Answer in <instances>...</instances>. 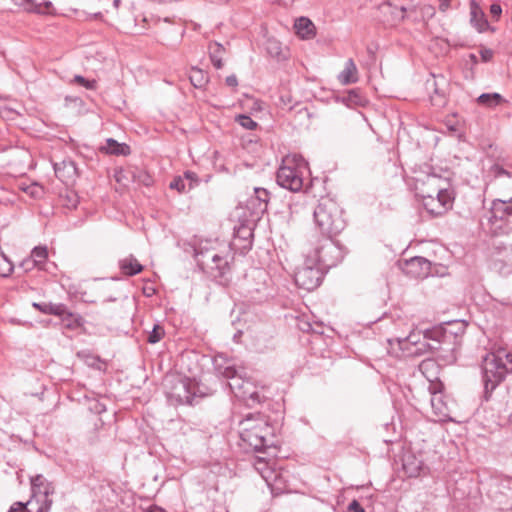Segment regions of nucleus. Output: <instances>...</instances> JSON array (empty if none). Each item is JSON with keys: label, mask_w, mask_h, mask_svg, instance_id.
<instances>
[{"label": "nucleus", "mask_w": 512, "mask_h": 512, "mask_svg": "<svg viewBox=\"0 0 512 512\" xmlns=\"http://www.w3.org/2000/svg\"><path fill=\"white\" fill-rule=\"evenodd\" d=\"M14 266L4 253H0V276L8 277L12 274Z\"/></svg>", "instance_id": "40"}, {"label": "nucleus", "mask_w": 512, "mask_h": 512, "mask_svg": "<svg viewBox=\"0 0 512 512\" xmlns=\"http://www.w3.org/2000/svg\"><path fill=\"white\" fill-rule=\"evenodd\" d=\"M208 49L213 66L216 69H221L223 67L222 58L225 52L224 46L218 42H213L209 44Z\"/></svg>", "instance_id": "30"}, {"label": "nucleus", "mask_w": 512, "mask_h": 512, "mask_svg": "<svg viewBox=\"0 0 512 512\" xmlns=\"http://www.w3.org/2000/svg\"><path fill=\"white\" fill-rule=\"evenodd\" d=\"M255 200L259 202V210L264 212L269 202L270 193L265 188H255Z\"/></svg>", "instance_id": "38"}, {"label": "nucleus", "mask_w": 512, "mask_h": 512, "mask_svg": "<svg viewBox=\"0 0 512 512\" xmlns=\"http://www.w3.org/2000/svg\"><path fill=\"white\" fill-rule=\"evenodd\" d=\"M215 370L219 376L229 380V387L234 395L242 400L260 402V395L254 390L249 379H246L244 368H237L229 360L216 357L214 360Z\"/></svg>", "instance_id": "2"}, {"label": "nucleus", "mask_w": 512, "mask_h": 512, "mask_svg": "<svg viewBox=\"0 0 512 512\" xmlns=\"http://www.w3.org/2000/svg\"><path fill=\"white\" fill-rule=\"evenodd\" d=\"M15 5L23 9L27 10H35V6L33 5V0H12Z\"/></svg>", "instance_id": "48"}, {"label": "nucleus", "mask_w": 512, "mask_h": 512, "mask_svg": "<svg viewBox=\"0 0 512 512\" xmlns=\"http://www.w3.org/2000/svg\"><path fill=\"white\" fill-rule=\"evenodd\" d=\"M435 368H437V364H436V362L433 359H429V358L428 359H424L419 364V370L426 376V378L430 382L428 390H429L431 396H435L436 393H443V389H444V385H443L442 382H440V381H433L427 375V373L430 370L435 369Z\"/></svg>", "instance_id": "21"}, {"label": "nucleus", "mask_w": 512, "mask_h": 512, "mask_svg": "<svg viewBox=\"0 0 512 512\" xmlns=\"http://www.w3.org/2000/svg\"><path fill=\"white\" fill-rule=\"evenodd\" d=\"M480 55L483 62H488L493 58V51L491 49H482Z\"/></svg>", "instance_id": "52"}, {"label": "nucleus", "mask_w": 512, "mask_h": 512, "mask_svg": "<svg viewBox=\"0 0 512 512\" xmlns=\"http://www.w3.org/2000/svg\"><path fill=\"white\" fill-rule=\"evenodd\" d=\"M453 334V331L447 328L434 327L433 329L426 330L424 332V340H433L437 345L429 344L428 342H420L416 340V335H409L407 338L400 341L401 348L408 350V356H419L425 354L428 350L438 351L441 349V343L445 342L446 339Z\"/></svg>", "instance_id": "8"}, {"label": "nucleus", "mask_w": 512, "mask_h": 512, "mask_svg": "<svg viewBox=\"0 0 512 512\" xmlns=\"http://www.w3.org/2000/svg\"><path fill=\"white\" fill-rule=\"evenodd\" d=\"M146 512H166V511L158 506H152Z\"/></svg>", "instance_id": "54"}, {"label": "nucleus", "mask_w": 512, "mask_h": 512, "mask_svg": "<svg viewBox=\"0 0 512 512\" xmlns=\"http://www.w3.org/2000/svg\"><path fill=\"white\" fill-rule=\"evenodd\" d=\"M74 81L90 90L96 89L97 86V82L95 80H87L81 75H75Z\"/></svg>", "instance_id": "46"}, {"label": "nucleus", "mask_w": 512, "mask_h": 512, "mask_svg": "<svg viewBox=\"0 0 512 512\" xmlns=\"http://www.w3.org/2000/svg\"><path fill=\"white\" fill-rule=\"evenodd\" d=\"M431 263L424 257L416 256L406 260L402 266L403 272L414 278H425L430 274Z\"/></svg>", "instance_id": "16"}, {"label": "nucleus", "mask_w": 512, "mask_h": 512, "mask_svg": "<svg viewBox=\"0 0 512 512\" xmlns=\"http://www.w3.org/2000/svg\"><path fill=\"white\" fill-rule=\"evenodd\" d=\"M219 252L215 249H206L196 252V261L198 266L205 272H209L219 256Z\"/></svg>", "instance_id": "22"}, {"label": "nucleus", "mask_w": 512, "mask_h": 512, "mask_svg": "<svg viewBox=\"0 0 512 512\" xmlns=\"http://www.w3.org/2000/svg\"><path fill=\"white\" fill-rule=\"evenodd\" d=\"M135 176L136 178L133 179V182L141 183L144 186H150L153 182L152 177L144 170L136 168Z\"/></svg>", "instance_id": "44"}, {"label": "nucleus", "mask_w": 512, "mask_h": 512, "mask_svg": "<svg viewBox=\"0 0 512 512\" xmlns=\"http://www.w3.org/2000/svg\"><path fill=\"white\" fill-rule=\"evenodd\" d=\"M490 13L492 15V17H494L496 20L499 19L501 13H502V8L499 4L497 3H493L491 6H490Z\"/></svg>", "instance_id": "49"}, {"label": "nucleus", "mask_w": 512, "mask_h": 512, "mask_svg": "<svg viewBox=\"0 0 512 512\" xmlns=\"http://www.w3.org/2000/svg\"><path fill=\"white\" fill-rule=\"evenodd\" d=\"M236 121L239 125L248 130H254L258 125L250 116L244 114L238 115Z\"/></svg>", "instance_id": "43"}, {"label": "nucleus", "mask_w": 512, "mask_h": 512, "mask_svg": "<svg viewBox=\"0 0 512 512\" xmlns=\"http://www.w3.org/2000/svg\"><path fill=\"white\" fill-rule=\"evenodd\" d=\"M56 176L64 183H73L79 175L75 162L71 159H64L54 164Z\"/></svg>", "instance_id": "18"}, {"label": "nucleus", "mask_w": 512, "mask_h": 512, "mask_svg": "<svg viewBox=\"0 0 512 512\" xmlns=\"http://www.w3.org/2000/svg\"><path fill=\"white\" fill-rule=\"evenodd\" d=\"M190 82L196 88H201L207 83V77L205 73L198 68H192L189 75Z\"/></svg>", "instance_id": "37"}, {"label": "nucleus", "mask_w": 512, "mask_h": 512, "mask_svg": "<svg viewBox=\"0 0 512 512\" xmlns=\"http://www.w3.org/2000/svg\"><path fill=\"white\" fill-rule=\"evenodd\" d=\"M48 252L46 247H35L31 252V258L35 264H42L46 261Z\"/></svg>", "instance_id": "41"}, {"label": "nucleus", "mask_w": 512, "mask_h": 512, "mask_svg": "<svg viewBox=\"0 0 512 512\" xmlns=\"http://www.w3.org/2000/svg\"><path fill=\"white\" fill-rule=\"evenodd\" d=\"M68 202L65 204L69 208H76L78 204V197L76 194L71 193L70 195L66 196Z\"/></svg>", "instance_id": "50"}, {"label": "nucleus", "mask_w": 512, "mask_h": 512, "mask_svg": "<svg viewBox=\"0 0 512 512\" xmlns=\"http://www.w3.org/2000/svg\"><path fill=\"white\" fill-rule=\"evenodd\" d=\"M512 373V353L499 350L488 353L482 363V380L485 394H490L504 379Z\"/></svg>", "instance_id": "6"}, {"label": "nucleus", "mask_w": 512, "mask_h": 512, "mask_svg": "<svg viewBox=\"0 0 512 512\" xmlns=\"http://www.w3.org/2000/svg\"><path fill=\"white\" fill-rule=\"evenodd\" d=\"M32 306L43 314L55 315L63 312V303L34 302Z\"/></svg>", "instance_id": "32"}, {"label": "nucleus", "mask_w": 512, "mask_h": 512, "mask_svg": "<svg viewBox=\"0 0 512 512\" xmlns=\"http://www.w3.org/2000/svg\"><path fill=\"white\" fill-rule=\"evenodd\" d=\"M266 50L274 58L280 59L282 56V45L275 38H269L267 40Z\"/></svg>", "instance_id": "39"}, {"label": "nucleus", "mask_w": 512, "mask_h": 512, "mask_svg": "<svg viewBox=\"0 0 512 512\" xmlns=\"http://www.w3.org/2000/svg\"><path fill=\"white\" fill-rule=\"evenodd\" d=\"M426 86L429 91H433L430 96L433 105L441 106L445 103V91L440 87V83L434 74L426 81Z\"/></svg>", "instance_id": "24"}, {"label": "nucleus", "mask_w": 512, "mask_h": 512, "mask_svg": "<svg viewBox=\"0 0 512 512\" xmlns=\"http://www.w3.org/2000/svg\"><path fill=\"white\" fill-rule=\"evenodd\" d=\"M338 79L341 84L349 85L358 81V70L353 59H348L344 70L339 74Z\"/></svg>", "instance_id": "26"}, {"label": "nucleus", "mask_w": 512, "mask_h": 512, "mask_svg": "<svg viewBox=\"0 0 512 512\" xmlns=\"http://www.w3.org/2000/svg\"><path fill=\"white\" fill-rule=\"evenodd\" d=\"M306 170L307 163L301 156H286L277 171V183L285 189L298 192L303 187Z\"/></svg>", "instance_id": "7"}, {"label": "nucleus", "mask_w": 512, "mask_h": 512, "mask_svg": "<svg viewBox=\"0 0 512 512\" xmlns=\"http://www.w3.org/2000/svg\"><path fill=\"white\" fill-rule=\"evenodd\" d=\"M313 217L317 228L329 239L339 235L346 227L343 209L330 196H323L318 200Z\"/></svg>", "instance_id": "1"}, {"label": "nucleus", "mask_w": 512, "mask_h": 512, "mask_svg": "<svg viewBox=\"0 0 512 512\" xmlns=\"http://www.w3.org/2000/svg\"><path fill=\"white\" fill-rule=\"evenodd\" d=\"M504 101L503 97L498 93H483L478 97V103L488 107H495Z\"/></svg>", "instance_id": "35"}, {"label": "nucleus", "mask_w": 512, "mask_h": 512, "mask_svg": "<svg viewBox=\"0 0 512 512\" xmlns=\"http://www.w3.org/2000/svg\"><path fill=\"white\" fill-rule=\"evenodd\" d=\"M226 84L230 87H236L238 85V80L235 75H230L226 77Z\"/></svg>", "instance_id": "53"}, {"label": "nucleus", "mask_w": 512, "mask_h": 512, "mask_svg": "<svg viewBox=\"0 0 512 512\" xmlns=\"http://www.w3.org/2000/svg\"><path fill=\"white\" fill-rule=\"evenodd\" d=\"M107 153L114 155H129L130 147L125 143H118L116 140L109 138L106 140V146L104 147Z\"/></svg>", "instance_id": "33"}, {"label": "nucleus", "mask_w": 512, "mask_h": 512, "mask_svg": "<svg viewBox=\"0 0 512 512\" xmlns=\"http://www.w3.org/2000/svg\"><path fill=\"white\" fill-rule=\"evenodd\" d=\"M453 202L454 192L451 188L421 199L424 209L432 216H442L452 208Z\"/></svg>", "instance_id": "13"}, {"label": "nucleus", "mask_w": 512, "mask_h": 512, "mask_svg": "<svg viewBox=\"0 0 512 512\" xmlns=\"http://www.w3.org/2000/svg\"><path fill=\"white\" fill-rule=\"evenodd\" d=\"M120 3H121V1H120V0H114V1H113V6H114L116 9H118V8H119V6H120Z\"/></svg>", "instance_id": "57"}, {"label": "nucleus", "mask_w": 512, "mask_h": 512, "mask_svg": "<svg viewBox=\"0 0 512 512\" xmlns=\"http://www.w3.org/2000/svg\"><path fill=\"white\" fill-rule=\"evenodd\" d=\"M253 467L264 479L268 487L273 490L281 478L280 472L275 469V461L263 457H255Z\"/></svg>", "instance_id": "15"}, {"label": "nucleus", "mask_w": 512, "mask_h": 512, "mask_svg": "<svg viewBox=\"0 0 512 512\" xmlns=\"http://www.w3.org/2000/svg\"><path fill=\"white\" fill-rule=\"evenodd\" d=\"M119 268L126 276H134L143 271V265L133 255L121 259L119 261Z\"/></svg>", "instance_id": "25"}, {"label": "nucleus", "mask_w": 512, "mask_h": 512, "mask_svg": "<svg viewBox=\"0 0 512 512\" xmlns=\"http://www.w3.org/2000/svg\"><path fill=\"white\" fill-rule=\"evenodd\" d=\"M90 18L91 19H102L103 15H102L101 12H97V13H94V14L90 15Z\"/></svg>", "instance_id": "56"}, {"label": "nucleus", "mask_w": 512, "mask_h": 512, "mask_svg": "<svg viewBox=\"0 0 512 512\" xmlns=\"http://www.w3.org/2000/svg\"><path fill=\"white\" fill-rule=\"evenodd\" d=\"M430 402L435 416L440 421L452 419V409L449 405V400L443 393H436L435 396H431Z\"/></svg>", "instance_id": "19"}, {"label": "nucleus", "mask_w": 512, "mask_h": 512, "mask_svg": "<svg viewBox=\"0 0 512 512\" xmlns=\"http://www.w3.org/2000/svg\"><path fill=\"white\" fill-rule=\"evenodd\" d=\"M33 5L35 6V10H27L26 12L35 13L38 15H55V9L51 1H44L43 3H37L36 0H33Z\"/></svg>", "instance_id": "36"}, {"label": "nucleus", "mask_w": 512, "mask_h": 512, "mask_svg": "<svg viewBox=\"0 0 512 512\" xmlns=\"http://www.w3.org/2000/svg\"><path fill=\"white\" fill-rule=\"evenodd\" d=\"M164 334V328L159 324H155L148 335L147 341L151 344L158 343L163 338Z\"/></svg>", "instance_id": "42"}, {"label": "nucleus", "mask_w": 512, "mask_h": 512, "mask_svg": "<svg viewBox=\"0 0 512 512\" xmlns=\"http://www.w3.org/2000/svg\"><path fill=\"white\" fill-rule=\"evenodd\" d=\"M471 23L479 32H485L490 29V25L485 14L479 10L478 6L472 3L471 7Z\"/></svg>", "instance_id": "29"}, {"label": "nucleus", "mask_w": 512, "mask_h": 512, "mask_svg": "<svg viewBox=\"0 0 512 512\" xmlns=\"http://www.w3.org/2000/svg\"><path fill=\"white\" fill-rule=\"evenodd\" d=\"M165 394L173 405L190 404L194 391L189 378L180 375L167 376L164 379Z\"/></svg>", "instance_id": "9"}, {"label": "nucleus", "mask_w": 512, "mask_h": 512, "mask_svg": "<svg viewBox=\"0 0 512 512\" xmlns=\"http://www.w3.org/2000/svg\"><path fill=\"white\" fill-rule=\"evenodd\" d=\"M240 438L255 451L270 447L274 443V429L260 415H251L240 423Z\"/></svg>", "instance_id": "5"}, {"label": "nucleus", "mask_w": 512, "mask_h": 512, "mask_svg": "<svg viewBox=\"0 0 512 512\" xmlns=\"http://www.w3.org/2000/svg\"><path fill=\"white\" fill-rule=\"evenodd\" d=\"M61 319L64 327L70 330L79 328L82 325V317L70 312L65 304H63V312L56 314Z\"/></svg>", "instance_id": "27"}, {"label": "nucleus", "mask_w": 512, "mask_h": 512, "mask_svg": "<svg viewBox=\"0 0 512 512\" xmlns=\"http://www.w3.org/2000/svg\"><path fill=\"white\" fill-rule=\"evenodd\" d=\"M235 237L244 241V244L242 245L243 249L251 248L253 231L249 226L241 225L238 227V229L235 231Z\"/></svg>", "instance_id": "34"}, {"label": "nucleus", "mask_w": 512, "mask_h": 512, "mask_svg": "<svg viewBox=\"0 0 512 512\" xmlns=\"http://www.w3.org/2000/svg\"><path fill=\"white\" fill-rule=\"evenodd\" d=\"M450 188L447 178L436 173L420 174L415 178L416 196L421 200L428 195L439 194Z\"/></svg>", "instance_id": "10"}, {"label": "nucleus", "mask_w": 512, "mask_h": 512, "mask_svg": "<svg viewBox=\"0 0 512 512\" xmlns=\"http://www.w3.org/2000/svg\"><path fill=\"white\" fill-rule=\"evenodd\" d=\"M403 469L408 477H418L424 469V464L414 455H407L403 459Z\"/></svg>", "instance_id": "28"}, {"label": "nucleus", "mask_w": 512, "mask_h": 512, "mask_svg": "<svg viewBox=\"0 0 512 512\" xmlns=\"http://www.w3.org/2000/svg\"><path fill=\"white\" fill-rule=\"evenodd\" d=\"M32 495L26 502L14 503L8 512H49L53 503L55 486L43 475L31 478Z\"/></svg>", "instance_id": "3"}, {"label": "nucleus", "mask_w": 512, "mask_h": 512, "mask_svg": "<svg viewBox=\"0 0 512 512\" xmlns=\"http://www.w3.org/2000/svg\"><path fill=\"white\" fill-rule=\"evenodd\" d=\"M296 34L302 39H312L316 35L314 23L306 17H300L295 21Z\"/></svg>", "instance_id": "23"}, {"label": "nucleus", "mask_w": 512, "mask_h": 512, "mask_svg": "<svg viewBox=\"0 0 512 512\" xmlns=\"http://www.w3.org/2000/svg\"><path fill=\"white\" fill-rule=\"evenodd\" d=\"M200 179L195 172L186 171L181 176L175 177L169 184L170 189L179 193H187L199 185Z\"/></svg>", "instance_id": "17"}, {"label": "nucleus", "mask_w": 512, "mask_h": 512, "mask_svg": "<svg viewBox=\"0 0 512 512\" xmlns=\"http://www.w3.org/2000/svg\"><path fill=\"white\" fill-rule=\"evenodd\" d=\"M490 214L489 222L495 231L503 227L512 229V197L493 200Z\"/></svg>", "instance_id": "12"}, {"label": "nucleus", "mask_w": 512, "mask_h": 512, "mask_svg": "<svg viewBox=\"0 0 512 512\" xmlns=\"http://www.w3.org/2000/svg\"><path fill=\"white\" fill-rule=\"evenodd\" d=\"M439 78H440V81H441L442 83H444V82H445V78H444L443 76H440Z\"/></svg>", "instance_id": "59"}, {"label": "nucleus", "mask_w": 512, "mask_h": 512, "mask_svg": "<svg viewBox=\"0 0 512 512\" xmlns=\"http://www.w3.org/2000/svg\"><path fill=\"white\" fill-rule=\"evenodd\" d=\"M348 510L350 512H365V509L361 506V504L357 500H353L348 505Z\"/></svg>", "instance_id": "51"}, {"label": "nucleus", "mask_w": 512, "mask_h": 512, "mask_svg": "<svg viewBox=\"0 0 512 512\" xmlns=\"http://www.w3.org/2000/svg\"><path fill=\"white\" fill-rule=\"evenodd\" d=\"M136 167L117 168L115 169L114 178L117 183L122 186H128L136 178Z\"/></svg>", "instance_id": "31"}, {"label": "nucleus", "mask_w": 512, "mask_h": 512, "mask_svg": "<svg viewBox=\"0 0 512 512\" xmlns=\"http://www.w3.org/2000/svg\"><path fill=\"white\" fill-rule=\"evenodd\" d=\"M22 190L32 198H39L43 194V187L37 183L22 187Z\"/></svg>", "instance_id": "45"}, {"label": "nucleus", "mask_w": 512, "mask_h": 512, "mask_svg": "<svg viewBox=\"0 0 512 512\" xmlns=\"http://www.w3.org/2000/svg\"><path fill=\"white\" fill-rule=\"evenodd\" d=\"M326 248H334L333 243L330 242L328 245L316 249L314 255L307 256L303 265L298 268L294 278L299 288L312 291L321 284L324 277L323 267L329 266L324 254Z\"/></svg>", "instance_id": "4"}, {"label": "nucleus", "mask_w": 512, "mask_h": 512, "mask_svg": "<svg viewBox=\"0 0 512 512\" xmlns=\"http://www.w3.org/2000/svg\"><path fill=\"white\" fill-rule=\"evenodd\" d=\"M380 10L386 16L387 22L398 24L411 17L416 7L410 0H388L380 6Z\"/></svg>", "instance_id": "11"}, {"label": "nucleus", "mask_w": 512, "mask_h": 512, "mask_svg": "<svg viewBox=\"0 0 512 512\" xmlns=\"http://www.w3.org/2000/svg\"><path fill=\"white\" fill-rule=\"evenodd\" d=\"M233 259L234 256L230 250H227L224 255L220 253L208 273L214 278L225 277L228 273H230V263L233 261Z\"/></svg>", "instance_id": "20"}, {"label": "nucleus", "mask_w": 512, "mask_h": 512, "mask_svg": "<svg viewBox=\"0 0 512 512\" xmlns=\"http://www.w3.org/2000/svg\"><path fill=\"white\" fill-rule=\"evenodd\" d=\"M299 328L302 330V331H309L310 328H311V325L310 323L308 322H304L302 325H299Z\"/></svg>", "instance_id": "55"}, {"label": "nucleus", "mask_w": 512, "mask_h": 512, "mask_svg": "<svg viewBox=\"0 0 512 512\" xmlns=\"http://www.w3.org/2000/svg\"><path fill=\"white\" fill-rule=\"evenodd\" d=\"M470 58H471V60H473L474 62H476V56H475L474 54H471V55H470Z\"/></svg>", "instance_id": "58"}, {"label": "nucleus", "mask_w": 512, "mask_h": 512, "mask_svg": "<svg viewBox=\"0 0 512 512\" xmlns=\"http://www.w3.org/2000/svg\"><path fill=\"white\" fill-rule=\"evenodd\" d=\"M493 268L500 274L512 271V240H499L494 244L491 256Z\"/></svg>", "instance_id": "14"}, {"label": "nucleus", "mask_w": 512, "mask_h": 512, "mask_svg": "<svg viewBox=\"0 0 512 512\" xmlns=\"http://www.w3.org/2000/svg\"><path fill=\"white\" fill-rule=\"evenodd\" d=\"M491 173L495 176V177H502V176H507L509 178H511V173L507 170H505L502 166H500L499 164H494L491 169H490Z\"/></svg>", "instance_id": "47"}]
</instances>
